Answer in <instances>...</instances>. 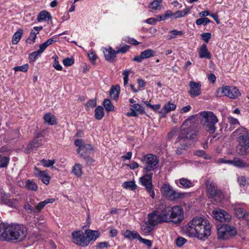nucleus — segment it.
<instances>
[{
    "mask_svg": "<svg viewBox=\"0 0 249 249\" xmlns=\"http://www.w3.org/2000/svg\"><path fill=\"white\" fill-rule=\"evenodd\" d=\"M213 213L214 218L221 222H228L231 219V215L226 211L219 208L214 209Z\"/></svg>",
    "mask_w": 249,
    "mask_h": 249,
    "instance_id": "nucleus-14",
    "label": "nucleus"
},
{
    "mask_svg": "<svg viewBox=\"0 0 249 249\" xmlns=\"http://www.w3.org/2000/svg\"><path fill=\"white\" fill-rule=\"evenodd\" d=\"M170 207H165L160 211V214L162 220L163 222H169L171 220V216L170 213Z\"/></svg>",
    "mask_w": 249,
    "mask_h": 249,
    "instance_id": "nucleus-23",
    "label": "nucleus"
},
{
    "mask_svg": "<svg viewBox=\"0 0 249 249\" xmlns=\"http://www.w3.org/2000/svg\"><path fill=\"white\" fill-rule=\"evenodd\" d=\"M40 162L44 167H50L51 166H53V165L55 163V160H46L45 159H42V160H40Z\"/></svg>",
    "mask_w": 249,
    "mask_h": 249,
    "instance_id": "nucleus-47",
    "label": "nucleus"
},
{
    "mask_svg": "<svg viewBox=\"0 0 249 249\" xmlns=\"http://www.w3.org/2000/svg\"><path fill=\"white\" fill-rule=\"evenodd\" d=\"M9 159L7 157H4L0 160V168L7 166L9 162Z\"/></svg>",
    "mask_w": 249,
    "mask_h": 249,
    "instance_id": "nucleus-57",
    "label": "nucleus"
},
{
    "mask_svg": "<svg viewBox=\"0 0 249 249\" xmlns=\"http://www.w3.org/2000/svg\"><path fill=\"white\" fill-rule=\"evenodd\" d=\"M34 174L39 179L41 180L43 183L45 184L49 183L50 178L45 173L44 171H40L38 168L35 167Z\"/></svg>",
    "mask_w": 249,
    "mask_h": 249,
    "instance_id": "nucleus-19",
    "label": "nucleus"
},
{
    "mask_svg": "<svg viewBox=\"0 0 249 249\" xmlns=\"http://www.w3.org/2000/svg\"><path fill=\"white\" fill-rule=\"evenodd\" d=\"M72 172L77 177H81L82 174L81 165L80 164H75L72 168Z\"/></svg>",
    "mask_w": 249,
    "mask_h": 249,
    "instance_id": "nucleus-42",
    "label": "nucleus"
},
{
    "mask_svg": "<svg viewBox=\"0 0 249 249\" xmlns=\"http://www.w3.org/2000/svg\"><path fill=\"white\" fill-rule=\"evenodd\" d=\"M189 86L190 90L188 92L191 97L194 98L201 94V86L200 83L191 81Z\"/></svg>",
    "mask_w": 249,
    "mask_h": 249,
    "instance_id": "nucleus-15",
    "label": "nucleus"
},
{
    "mask_svg": "<svg viewBox=\"0 0 249 249\" xmlns=\"http://www.w3.org/2000/svg\"><path fill=\"white\" fill-rule=\"evenodd\" d=\"M139 240L148 247H151L152 245V241L151 240L143 238L141 236Z\"/></svg>",
    "mask_w": 249,
    "mask_h": 249,
    "instance_id": "nucleus-62",
    "label": "nucleus"
},
{
    "mask_svg": "<svg viewBox=\"0 0 249 249\" xmlns=\"http://www.w3.org/2000/svg\"><path fill=\"white\" fill-rule=\"evenodd\" d=\"M25 210L30 213H35L36 212L34 210L33 207L29 203H25L24 206Z\"/></svg>",
    "mask_w": 249,
    "mask_h": 249,
    "instance_id": "nucleus-60",
    "label": "nucleus"
},
{
    "mask_svg": "<svg viewBox=\"0 0 249 249\" xmlns=\"http://www.w3.org/2000/svg\"><path fill=\"white\" fill-rule=\"evenodd\" d=\"M237 234L236 229L231 226L225 225L221 227L217 231V237L219 239L228 240Z\"/></svg>",
    "mask_w": 249,
    "mask_h": 249,
    "instance_id": "nucleus-8",
    "label": "nucleus"
},
{
    "mask_svg": "<svg viewBox=\"0 0 249 249\" xmlns=\"http://www.w3.org/2000/svg\"><path fill=\"white\" fill-rule=\"evenodd\" d=\"M234 133L238 136L237 141L241 144H246L249 145V131L244 127L237 129Z\"/></svg>",
    "mask_w": 249,
    "mask_h": 249,
    "instance_id": "nucleus-13",
    "label": "nucleus"
},
{
    "mask_svg": "<svg viewBox=\"0 0 249 249\" xmlns=\"http://www.w3.org/2000/svg\"><path fill=\"white\" fill-rule=\"evenodd\" d=\"M124 236L130 240L136 239L139 240L140 238H141L140 235L137 231H131L129 230H127L125 231L124 233Z\"/></svg>",
    "mask_w": 249,
    "mask_h": 249,
    "instance_id": "nucleus-26",
    "label": "nucleus"
},
{
    "mask_svg": "<svg viewBox=\"0 0 249 249\" xmlns=\"http://www.w3.org/2000/svg\"><path fill=\"white\" fill-rule=\"evenodd\" d=\"M124 41L126 43L132 45H138L140 44V43L134 38H130L128 36L125 37L124 38Z\"/></svg>",
    "mask_w": 249,
    "mask_h": 249,
    "instance_id": "nucleus-56",
    "label": "nucleus"
},
{
    "mask_svg": "<svg viewBox=\"0 0 249 249\" xmlns=\"http://www.w3.org/2000/svg\"><path fill=\"white\" fill-rule=\"evenodd\" d=\"M23 31L22 29H18L13 35L12 38V43L13 44H17L20 40Z\"/></svg>",
    "mask_w": 249,
    "mask_h": 249,
    "instance_id": "nucleus-36",
    "label": "nucleus"
},
{
    "mask_svg": "<svg viewBox=\"0 0 249 249\" xmlns=\"http://www.w3.org/2000/svg\"><path fill=\"white\" fill-rule=\"evenodd\" d=\"M211 34L210 33H204L201 34L202 39L206 43H208L211 37Z\"/></svg>",
    "mask_w": 249,
    "mask_h": 249,
    "instance_id": "nucleus-61",
    "label": "nucleus"
},
{
    "mask_svg": "<svg viewBox=\"0 0 249 249\" xmlns=\"http://www.w3.org/2000/svg\"><path fill=\"white\" fill-rule=\"evenodd\" d=\"M130 72L129 70H125L123 71V75L124 76L123 80H124V86H126L128 84V76Z\"/></svg>",
    "mask_w": 249,
    "mask_h": 249,
    "instance_id": "nucleus-52",
    "label": "nucleus"
},
{
    "mask_svg": "<svg viewBox=\"0 0 249 249\" xmlns=\"http://www.w3.org/2000/svg\"><path fill=\"white\" fill-rule=\"evenodd\" d=\"M43 119L45 123L50 124H56L57 123V119L56 117L50 113L46 114Z\"/></svg>",
    "mask_w": 249,
    "mask_h": 249,
    "instance_id": "nucleus-31",
    "label": "nucleus"
},
{
    "mask_svg": "<svg viewBox=\"0 0 249 249\" xmlns=\"http://www.w3.org/2000/svg\"><path fill=\"white\" fill-rule=\"evenodd\" d=\"M132 107L135 111L139 112L140 113H142L144 111V108L139 104H134L132 106Z\"/></svg>",
    "mask_w": 249,
    "mask_h": 249,
    "instance_id": "nucleus-59",
    "label": "nucleus"
},
{
    "mask_svg": "<svg viewBox=\"0 0 249 249\" xmlns=\"http://www.w3.org/2000/svg\"><path fill=\"white\" fill-rule=\"evenodd\" d=\"M47 19L51 20L52 17L50 13L45 10L40 12L37 16V19L39 22L41 21H46Z\"/></svg>",
    "mask_w": 249,
    "mask_h": 249,
    "instance_id": "nucleus-32",
    "label": "nucleus"
},
{
    "mask_svg": "<svg viewBox=\"0 0 249 249\" xmlns=\"http://www.w3.org/2000/svg\"><path fill=\"white\" fill-rule=\"evenodd\" d=\"M228 162H229V164H232L239 168H245L249 166V165L246 162L237 158H234L233 160H228Z\"/></svg>",
    "mask_w": 249,
    "mask_h": 249,
    "instance_id": "nucleus-29",
    "label": "nucleus"
},
{
    "mask_svg": "<svg viewBox=\"0 0 249 249\" xmlns=\"http://www.w3.org/2000/svg\"><path fill=\"white\" fill-rule=\"evenodd\" d=\"M172 187L169 184H164L161 187L160 191L165 197L167 198Z\"/></svg>",
    "mask_w": 249,
    "mask_h": 249,
    "instance_id": "nucleus-33",
    "label": "nucleus"
},
{
    "mask_svg": "<svg viewBox=\"0 0 249 249\" xmlns=\"http://www.w3.org/2000/svg\"><path fill=\"white\" fill-rule=\"evenodd\" d=\"M110 247V244L108 242H101L96 243L95 246V249H107Z\"/></svg>",
    "mask_w": 249,
    "mask_h": 249,
    "instance_id": "nucleus-43",
    "label": "nucleus"
},
{
    "mask_svg": "<svg viewBox=\"0 0 249 249\" xmlns=\"http://www.w3.org/2000/svg\"><path fill=\"white\" fill-rule=\"evenodd\" d=\"M63 63L66 67H69L74 63V59L72 58H66L63 59Z\"/></svg>",
    "mask_w": 249,
    "mask_h": 249,
    "instance_id": "nucleus-58",
    "label": "nucleus"
},
{
    "mask_svg": "<svg viewBox=\"0 0 249 249\" xmlns=\"http://www.w3.org/2000/svg\"><path fill=\"white\" fill-rule=\"evenodd\" d=\"M103 105L107 111H111L114 110V106L108 99H106L104 100Z\"/></svg>",
    "mask_w": 249,
    "mask_h": 249,
    "instance_id": "nucleus-40",
    "label": "nucleus"
},
{
    "mask_svg": "<svg viewBox=\"0 0 249 249\" xmlns=\"http://www.w3.org/2000/svg\"><path fill=\"white\" fill-rule=\"evenodd\" d=\"M74 144L78 147V149L77 150L78 153L79 154L80 156H83V152H81V148L82 147L84 143L82 140L77 139L75 140Z\"/></svg>",
    "mask_w": 249,
    "mask_h": 249,
    "instance_id": "nucleus-45",
    "label": "nucleus"
},
{
    "mask_svg": "<svg viewBox=\"0 0 249 249\" xmlns=\"http://www.w3.org/2000/svg\"><path fill=\"white\" fill-rule=\"evenodd\" d=\"M176 143H179V144L176 150V153L178 155L183 154V151L187 150L191 145V143L188 142H184L182 141L177 142V140L176 141Z\"/></svg>",
    "mask_w": 249,
    "mask_h": 249,
    "instance_id": "nucleus-24",
    "label": "nucleus"
},
{
    "mask_svg": "<svg viewBox=\"0 0 249 249\" xmlns=\"http://www.w3.org/2000/svg\"><path fill=\"white\" fill-rule=\"evenodd\" d=\"M120 91V87L118 85L113 86L109 91V95L111 98L116 100L118 99Z\"/></svg>",
    "mask_w": 249,
    "mask_h": 249,
    "instance_id": "nucleus-30",
    "label": "nucleus"
},
{
    "mask_svg": "<svg viewBox=\"0 0 249 249\" xmlns=\"http://www.w3.org/2000/svg\"><path fill=\"white\" fill-rule=\"evenodd\" d=\"M141 161L144 166V172L154 171L157 168L159 163L157 157L152 154H148L143 156L141 159Z\"/></svg>",
    "mask_w": 249,
    "mask_h": 249,
    "instance_id": "nucleus-6",
    "label": "nucleus"
},
{
    "mask_svg": "<svg viewBox=\"0 0 249 249\" xmlns=\"http://www.w3.org/2000/svg\"><path fill=\"white\" fill-rule=\"evenodd\" d=\"M130 48V46L126 44H121L119 47L116 48V52L117 53H124L127 52Z\"/></svg>",
    "mask_w": 249,
    "mask_h": 249,
    "instance_id": "nucleus-41",
    "label": "nucleus"
},
{
    "mask_svg": "<svg viewBox=\"0 0 249 249\" xmlns=\"http://www.w3.org/2000/svg\"><path fill=\"white\" fill-rule=\"evenodd\" d=\"M117 53L116 50L110 48L108 49H106L104 52V55L107 60L109 62H113L114 58L116 57Z\"/></svg>",
    "mask_w": 249,
    "mask_h": 249,
    "instance_id": "nucleus-27",
    "label": "nucleus"
},
{
    "mask_svg": "<svg viewBox=\"0 0 249 249\" xmlns=\"http://www.w3.org/2000/svg\"><path fill=\"white\" fill-rule=\"evenodd\" d=\"M236 151L240 156H245L249 153V145L246 144H241L238 142L236 146Z\"/></svg>",
    "mask_w": 249,
    "mask_h": 249,
    "instance_id": "nucleus-21",
    "label": "nucleus"
},
{
    "mask_svg": "<svg viewBox=\"0 0 249 249\" xmlns=\"http://www.w3.org/2000/svg\"><path fill=\"white\" fill-rule=\"evenodd\" d=\"M123 186L124 188L130 189L131 190L136 188V185L134 181H125L123 183Z\"/></svg>",
    "mask_w": 249,
    "mask_h": 249,
    "instance_id": "nucleus-48",
    "label": "nucleus"
},
{
    "mask_svg": "<svg viewBox=\"0 0 249 249\" xmlns=\"http://www.w3.org/2000/svg\"><path fill=\"white\" fill-rule=\"evenodd\" d=\"M154 226L149 223L148 221L147 222H144L141 225V230L142 233L144 235H147L151 232L153 229Z\"/></svg>",
    "mask_w": 249,
    "mask_h": 249,
    "instance_id": "nucleus-25",
    "label": "nucleus"
},
{
    "mask_svg": "<svg viewBox=\"0 0 249 249\" xmlns=\"http://www.w3.org/2000/svg\"><path fill=\"white\" fill-rule=\"evenodd\" d=\"M94 149L90 144L84 143L82 147L81 148V152H83V155L88 151H93Z\"/></svg>",
    "mask_w": 249,
    "mask_h": 249,
    "instance_id": "nucleus-53",
    "label": "nucleus"
},
{
    "mask_svg": "<svg viewBox=\"0 0 249 249\" xmlns=\"http://www.w3.org/2000/svg\"><path fill=\"white\" fill-rule=\"evenodd\" d=\"M211 21L207 18H202L197 19L196 21V23L197 25H205L211 22Z\"/></svg>",
    "mask_w": 249,
    "mask_h": 249,
    "instance_id": "nucleus-46",
    "label": "nucleus"
},
{
    "mask_svg": "<svg viewBox=\"0 0 249 249\" xmlns=\"http://www.w3.org/2000/svg\"><path fill=\"white\" fill-rule=\"evenodd\" d=\"M199 119L201 120L202 122L206 123L207 124H215L218 121L217 117L215 115L212 111H203L199 113L198 114H196L192 116L190 118L186 119L182 124H191L193 123L194 124L195 121H198Z\"/></svg>",
    "mask_w": 249,
    "mask_h": 249,
    "instance_id": "nucleus-3",
    "label": "nucleus"
},
{
    "mask_svg": "<svg viewBox=\"0 0 249 249\" xmlns=\"http://www.w3.org/2000/svg\"><path fill=\"white\" fill-rule=\"evenodd\" d=\"M234 213L239 219L245 220L247 224L249 222V212H247L239 206H236L234 208Z\"/></svg>",
    "mask_w": 249,
    "mask_h": 249,
    "instance_id": "nucleus-17",
    "label": "nucleus"
},
{
    "mask_svg": "<svg viewBox=\"0 0 249 249\" xmlns=\"http://www.w3.org/2000/svg\"><path fill=\"white\" fill-rule=\"evenodd\" d=\"M198 134V131L195 125H181L177 142H183L191 143L192 140H195Z\"/></svg>",
    "mask_w": 249,
    "mask_h": 249,
    "instance_id": "nucleus-4",
    "label": "nucleus"
},
{
    "mask_svg": "<svg viewBox=\"0 0 249 249\" xmlns=\"http://www.w3.org/2000/svg\"><path fill=\"white\" fill-rule=\"evenodd\" d=\"M26 186L29 190L31 191H36L37 189V186L36 183L29 180L27 181Z\"/></svg>",
    "mask_w": 249,
    "mask_h": 249,
    "instance_id": "nucleus-50",
    "label": "nucleus"
},
{
    "mask_svg": "<svg viewBox=\"0 0 249 249\" xmlns=\"http://www.w3.org/2000/svg\"><path fill=\"white\" fill-rule=\"evenodd\" d=\"M187 195V194L185 193L178 192L173 190L172 188L167 199L171 201H175L182 199L185 198Z\"/></svg>",
    "mask_w": 249,
    "mask_h": 249,
    "instance_id": "nucleus-18",
    "label": "nucleus"
},
{
    "mask_svg": "<svg viewBox=\"0 0 249 249\" xmlns=\"http://www.w3.org/2000/svg\"><path fill=\"white\" fill-rule=\"evenodd\" d=\"M207 196L209 198L214 200L216 202H221L225 198L224 195L221 190L218 187L213 181H206Z\"/></svg>",
    "mask_w": 249,
    "mask_h": 249,
    "instance_id": "nucleus-5",
    "label": "nucleus"
},
{
    "mask_svg": "<svg viewBox=\"0 0 249 249\" xmlns=\"http://www.w3.org/2000/svg\"><path fill=\"white\" fill-rule=\"evenodd\" d=\"M180 184L183 187L185 188H189L193 186V183L190 180L185 178H181L179 179Z\"/></svg>",
    "mask_w": 249,
    "mask_h": 249,
    "instance_id": "nucleus-38",
    "label": "nucleus"
},
{
    "mask_svg": "<svg viewBox=\"0 0 249 249\" xmlns=\"http://www.w3.org/2000/svg\"><path fill=\"white\" fill-rule=\"evenodd\" d=\"M211 228V225L207 220L201 217H196L186 226V231L190 237H196L205 240L210 236Z\"/></svg>",
    "mask_w": 249,
    "mask_h": 249,
    "instance_id": "nucleus-2",
    "label": "nucleus"
},
{
    "mask_svg": "<svg viewBox=\"0 0 249 249\" xmlns=\"http://www.w3.org/2000/svg\"><path fill=\"white\" fill-rule=\"evenodd\" d=\"M152 177L153 173L146 174L141 177L139 180L141 184L145 187L150 196L152 198H154L155 196V193L154 191V186L152 184Z\"/></svg>",
    "mask_w": 249,
    "mask_h": 249,
    "instance_id": "nucleus-9",
    "label": "nucleus"
},
{
    "mask_svg": "<svg viewBox=\"0 0 249 249\" xmlns=\"http://www.w3.org/2000/svg\"><path fill=\"white\" fill-rule=\"evenodd\" d=\"M71 235L74 243L82 247L87 246L89 245L87 238L82 231H75L72 233Z\"/></svg>",
    "mask_w": 249,
    "mask_h": 249,
    "instance_id": "nucleus-11",
    "label": "nucleus"
},
{
    "mask_svg": "<svg viewBox=\"0 0 249 249\" xmlns=\"http://www.w3.org/2000/svg\"><path fill=\"white\" fill-rule=\"evenodd\" d=\"M86 106L88 107H94L96 106V100L95 99H93L89 100L86 104Z\"/></svg>",
    "mask_w": 249,
    "mask_h": 249,
    "instance_id": "nucleus-63",
    "label": "nucleus"
},
{
    "mask_svg": "<svg viewBox=\"0 0 249 249\" xmlns=\"http://www.w3.org/2000/svg\"><path fill=\"white\" fill-rule=\"evenodd\" d=\"M172 15V12L170 10H167L165 12V13L164 14H163L162 15H158V20L159 21H162L166 19H168L169 18L171 17Z\"/></svg>",
    "mask_w": 249,
    "mask_h": 249,
    "instance_id": "nucleus-44",
    "label": "nucleus"
},
{
    "mask_svg": "<svg viewBox=\"0 0 249 249\" xmlns=\"http://www.w3.org/2000/svg\"><path fill=\"white\" fill-rule=\"evenodd\" d=\"M27 234V229L22 224H0V239L1 240L19 242L25 239Z\"/></svg>",
    "mask_w": 249,
    "mask_h": 249,
    "instance_id": "nucleus-1",
    "label": "nucleus"
},
{
    "mask_svg": "<svg viewBox=\"0 0 249 249\" xmlns=\"http://www.w3.org/2000/svg\"><path fill=\"white\" fill-rule=\"evenodd\" d=\"M44 142L43 136L42 133H38L36 134L34 139L28 144L25 152L27 153L29 152V150H34L37 149V147L42 146Z\"/></svg>",
    "mask_w": 249,
    "mask_h": 249,
    "instance_id": "nucleus-12",
    "label": "nucleus"
},
{
    "mask_svg": "<svg viewBox=\"0 0 249 249\" xmlns=\"http://www.w3.org/2000/svg\"><path fill=\"white\" fill-rule=\"evenodd\" d=\"M81 157H83L85 162H86V164L88 165L91 164L94 161V160L89 157L84 156Z\"/></svg>",
    "mask_w": 249,
    "mask_h": 249,
    "instance_id": "nucleus-64",
    "label": "nucleus"
},
{
    "mask_svg": "<svg viewBox=\"0 0 249 249\" xmlns=\"http://www.w3.org/2000/svg\"><path fill=\"white\" fill-rule=\"evenodd\" d=\"M217 97L226 96L231 99H235L240 95L238 89L235 87L225 86L218 88L215 92Z\"/></svg>",
    "mask_w": 249,
    "mask_h": 249,
    "instance_id": "nucleus-7",
    "label": "nucleus"
},
{
    "mask_svg": "<svg viewBox=\"0 0 249 249\" xmlns=\"http://www.w3.org/2000/svg\"><path fill=\"white\" fill-rule=\"evenodd\" d=\"M29 68V66L27 64H24L21 66H16L14 68L15 71H21L22 72H27Z\"/></svg>",
    "mask_w": 249,
    "mask_h": 249,
    "instance_id": "nucleus-51",
    "label": "nucleus"
},
{
    "mask_svg": "<svg viewBox=\"0 0 249 249\" xmlns=\"http://www.w3.org/2000/svg\"><path fill=\"white\" fill-rule=\"evenodd\" d=\"M162 0H153L149 5L148 8L152 9L154 10L161 9V5H160Z\"/></svg>",
    "mask_w": 249,
    "mask_h": 249,
    "instance_id": "nucleus-34",
    "label": "nucleus"
},
{
    "mask_svg": "<svg viewBox=\"0 0 249 249\" xmlns=\"http://www.w3.org/2000/svg\"><path fill=\"white\" fill-rule=\"evenodd\" d=\"M85 234L88 240V244L90 241H95L100 236V233L98 231H93L91 230H86Z\"/></svg>",
    "mask_w": 249,
    "mask_h": 249,
    "instance_id": "nucleus-20",
    "label": "nucleus"
},
{
    "mask_svg": "<svg viewBox=\"0 0 249 249\" xmlns=\"http://www.w3.org/2000/svg\"><path fill=\"white\" fill-rule=\"evenodd\" d=\"M155 54V51L151 49H149L141 52V56L143 57V59H146L154 56Z\"/></svg>",
    "mask_w": 249,
    "mask_h": 249,
    "instance_id": "nucleus-37",
    "label": "nucleus"
},
{
    "mask_svg": "<svg viewBox=\"0 0 249 249\" xmlns=\"http://www.w3.org/2000/svg\"><path fill=\"white\" fill-rule=\"evenodd\" d=\"M4 203L11 207L15 208L18 205V200L17 199H7Z\"/></svg>",
    "mask_w": 249,
    "mask_h": 249,
    "instance_id": "nucleus-55",
    "label": "nucleus"
},
{
    "mask_svg": "<svg viewBox=\"0 0 249 249\" xmlns=\"http://www.w3.org/2000/svg\"><path fill=\"white\" fill-rule=\"evenodd\" d=\"M41 54V53L38 51L33 52L29 54V60L30 62H34Z\"/></svg>",
    "mask_w": 249,
    "mask_h": 249,
    "instance_id": "nucleus-49",
    "label": "nucleus"
},
{
    "mask_svg": "<svg viewBox=\"0 0 249 249\" xmlns=\"http://www.w3.org/2000/svg\"><path fill=\"white\" fill-rule=\"evenodd\" d=\"M176 108V105L170 102L166 104L163 108L159 111V113L162 117H165L166 114L171 111L174 110Z\"/></svg>",
    "mask_w": 249,
    "mask_h": 249,
    "instance_id": "nucleus-22",
    "label": "nucleus"
},
{
    "mask_svg": "<svg viewBox=\"0 0 249 249\" xmlns=\"http://www.w3.org/2000/svg\"><path fill=\"white\" fill-rule=\"evenodd\" d=\"M170 34L168 35L169 40H172L177 37V36H182L184 33L182 31H178L177 30H173L169 32Z\"/></svg>",
    "mask_w": 249,
    "mask_h": 249,
    "instance_id": "nucleus-35",
    "label": "nucleus"
},
{
    "mask_svg": "<svg viewBox=\"0 0 249 249\" xmlns=\"http://www.w3.org/2000/svg\"><path fill=\"white\" fill-rule=\"evenodd\" d=\"M148 222L152 224L154 227L157 224L162 223V220L160 214V211H156L148 214Z\"/></svg>",
    "mask_w": 249,
    "mask_h": 249,
    "instance_id": "nucleus-16",
    "label": "nucleus"
},
{
    "mask_svg": "<svg viewBox=\"0 0 249 249\" xmlns=\"http://www.w3.org/2000/svg\"><path fill=\"white\" fill-rule=\"evenodd\" d=\"M104 115V108L101 106H98L95 110V117L98 120H101Z\"/></svg>",
    "mask_w": 249,
    "mask_h": 249,
    "instance_id": "nucleus-39",
    "label": "nucleus"
},
{
    "mask_svg": "<svg viewBox=\"0 0 249 249\" xmlns=\"http://www.w3.org/2000/svg\"><path fill=\"white\" fill-rule=\"evenodd\" d=\"M187 240L183 237H178L176 240V243L178 247H181L182 246L186 243Z\"/></svg>",
    "mask_w": 249,
    "mask_h": 249,
    "instance_id": "nucleus-54",
    "label": "nucleus"
},
{
    "mask_svg": "<svg viewBox=\"0 0 249 249\" xmlns=\"http://www.w3.org/2000/svg\"><path fill=\"white\" fill-rule=\"evenodd\" d=\"M171 220L175 223L180 222L183 218V211L179 206L170 207Z\"/></svg>",
    "mask_w": 249,
    "mask_h": 249,
    "instance_id": "nucleus-10",
    "label": "nucleus"
},
{
    "mask_svg": "<svg viewBox=\"0 0 249 249\" xmlns=\"http://www.w3.org/2000/svg\"><path fill=\"white\" fill-rule=\"evenodd\" d=\"M199 56L201 58H205L206 59H210L211 55L208 51L206 44H202L200 47L199 50Z\"/></svg>",
    "mask_w": 249,
    "mask_h": 249,
    "instance_id": "nucleus-28",
    "label": "nucleus"
}]
</instances>
